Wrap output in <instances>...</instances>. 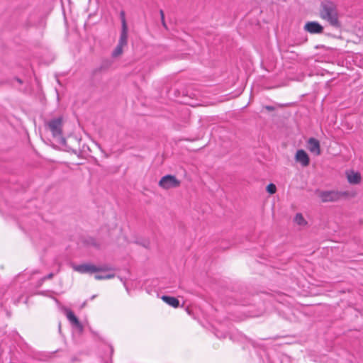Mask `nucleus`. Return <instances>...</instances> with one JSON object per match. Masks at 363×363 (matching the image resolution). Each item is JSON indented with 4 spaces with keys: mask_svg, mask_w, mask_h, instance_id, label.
<instances>
[{
    "mask_svg": "<svg viewBox=\"0 0 363 363\" xmlns=\"http://www.w3.org/2000/svg\"><path fill=\"white\" fill-rule=\"evenodd\" d=\"M320 18L328 22L331 26L339 28L341 26L337 5L331 1L321 2L319 9Z\"/></svg>",
    "mask_w": 363,
    "mask_h": 363,
    "instance_id": "obj_1",
    "label": "nucleus"
},
{
    "mask_svg": "<svg viewBox=\"0 0 363 363\" xmlns=\"http://www.w3.org/2000/svg\"><path fill=\"white\" fill-rule=\"evenodd\" d=\"M48 126L50 130L52 132L53 137L56 139L57 142L64 147L67 148V150L76 152L72 147L67 146V140L62 135V118H57L50 121L48 123Z\"/></svg>",
    "mask_w": 363,
    "mask_h": 363,
    "instance_id": "obj_2",
    "label": "nucleus"
},
{
    "mask_svg": "<svg viewBox=\"0 0 363 363\" xmlns=\"http://www.w3.org/2000/svg\"><path fill=\"white\" fill-rule=\"evenodd\" d=\"M318 195L321 201L325 203L338 201L343 198L349 196L350 193L348 191H318Z\"/></svg>",
    "mask_w": 363,
    "mask_h": 363,
    "instance_id": "obj_3",
    "label": "nucleus"
},
{
    "mask_svg": "<svg viewBox=\"0 0 363 363\" xmlns=\"http://www.w3.org/2000/svg\"><path fill=\"white\" fill-rule=\"evenodd\" d=\"M72 269L82 274L95 273L98 272H110L112 268L107 266L96 267L91 264H83L79 265L72 264Z\"/></svg>",
    "mask_w": 363,
    "mask_h": 363,
    "instance_id": "obj_4",
    "label": "nucleus"
},
{
    "mask_svg": "<svg viewBox=\"0 0 363 363\" xmlns=\"http://www.w3.org/2000/svg\"><path fill=\"white\" fill-rule=\"evenodd\" d=\"M180 184V181L175 176L168 174L162 177L158 184L164 189H169L179 186Z\"/></svg>",
    "mask_w": 363,
    "mask_h": 363,
    "instance_id": "obj_5",
    "label": "nucleus"
},
{
    "mask_svg": "<svg viewBox=\"0 0 363 363\" xmlns=\"http://www.w3.org/2000/svg\"><path fill=\"white\" fill-rule=\"evenodd\" d=\"M122 29L121 36L118 41V45L125 46L128 42V26L125 18V13L121 12Z\"/></svg>",
    "mask_w": 363,
    "mask_h": 363,
    "instance_id": "obj_6",
    "label": "nucleus"
},
{
    "mask_svg": "<svg viewBox=\"0 0 363 363\" xmlns=\"http://www.w3.org/2000/svg\"><path fill=\"white\" fill-rule=\"evenodd\" d=\"M307 148L308 150L315 155H320L321 153L320 146L319 141L314 138H311L307 141Z\"/></svg>",
    "mask_w": 363,
    "mask_h": 363,
    "instance_id": "obj_7",
    "label": "nucleus"
},
{
    "mask_svg": "<svg viewBox=\"0 0 363 363\" xmlns=\"http://www.w3.org/2000/svg\"><path fill=\"white\" fill-rule=\"evenodd\" d=\"M295 160L300 163L303 167H307L310 163L309 157L303 150H297L295 155Z\"/></svg>",
    "mask_w": 363,
    "mask_h": 363,
    "instance_id": "obj_8",
    "label": "nucleus"
},
{
    "mask_svg": "<svg viewBox=\"0 0 363 363\" xmlns=\"http://www.w3.org/2000/svg\"><path fill=\"white\" fill-rule=\"evenodd\" d=\"M304 29L310 33H321L323 31V27L315 21H311L306 23Z\"/></svg>",
    "mask_w": 363,
    "mask_h": 363,
    "instance_id": "obj_9",
    "label": "nucleus"
},
{
    "mask_svg": "<svg viewBox=\"0 0 363 363\" xmlns=\"http://www.w3.org/2000/svg\"><path fill=\"white\" fill-rule=\"evenodd\" d=\"M66 315L69 321L71 323L72 325L76 327L80 331L83 330V326L77 318V316L74 314V313L70 310H67Z\"/></svg>",
    "mask_w": 363,
    "mask_h": 363,
    "instance_id": "obj_10",
    "label": "nucleus"
},
{
    "mask_svg": "<svg viewBox=\"0 0 363 363\" xmlns=\"http://www.w3.org/2000/svg\"><path fill=\"white\" fill-rule=\"evenodd\" d=\"M348 182L352 184H357L361 182V175L358 172H350L347 173Z\"/></svg>",
    "mask_w": 363,
    "mask_h": 363,
    "instance_id": "obj_11",
    "label": "nucleus"
},
{
    "mask_svg": "<svg viewBox=\"0 0 363 363\" xmlns=\"http://www.w3.org/2000/svg\"><path fill=\"white\" fill-rule=\"evenodd\" d=\"M162 299L168 305L177 308L179 306V301L177 298L173 296H162Z\"/></svg>",
    "mask_w": 363,
    "mask_h": 363,
    "instance_id": "obj_12",
    "label": "nucleus"
},
{
    "mask_svg": "<svg viewBox=\"0 0 363 363\" xmlns=\"http://www.w3.org/2000/svg\"><path fill=\"white\" fill-rule=\"evenodd\" d=\"M294 221L298 225L304 226V225H307V221L305 220L303 215L300 213L296 214L295 218H294Z\"/></svg>",
    "mask_w": 363,
    "mask_h": 363,
    "instance_id": "obj_13",
    "label": "nucleus"
},
{
    "mask_svg": "<svg viewBox=\"0 0 363 363\" xmlns=\"http://www.w3.org/2000/svg\"><path fill=\"white\" fill-rule=\"evenodd\" d=\"M123 48L124 46L118 44L112 52V57H117L121 55L123 52Z\"/></svg>",
    "mask_w": 363,
    "mask_h": 363,
    "instance_id": "obj_14",
    "label": "nucleus"
},
{
    "mask_svg": "<svg viewBox=\"0 0 363 363\" xmlns=\"http://www.w3.org/2000/svg\"><path fill=\"white\" fill-rule=\"evenodd\" d=\"M94 277L97 280L110 279L115 277V274L114 273H108L106 275L96 274V275H95Z\"/></svg>",
    "mask_w": 363,
    "mask_h": 363,
    "instance_id": "obj_15",
    "label": "nucleus"
},
{
    "mask_svg": "<svg viewBox=\"0 0 363 363\" xmlns=\"http://www.w3.org/2000/svg\"><path fill=\"white\" fill-rule=\"evenodd\" d=\"M267 191L270 194H274L277 191V187L274 184H269L267 186Z\"/></svg>",
    "mask_w": 363,
    "mask_h": 363,
    "instance_id": "obj_16",
    "label": "nucleus"
},
{
    "mask_svg": "<svg viewBox=\"0 0 363 363\" xmlns=\"http://www.w3.org/2000/svg\"><path fill=\"white\" fill-rule=\"evenodd\" d=\"M160 14L161 21H162V26H163L165 28H167V25H166V23H165V21H164V11H163L162 10H160Z\"/></svg>",
    "mask_w": 363,
    "mask_h": 363,
    "instance_id": "obj_17",
    "label": "nucleus"
},
{
    "mask_svg": "<svg viewBox=\"0 0 363 363\" xmlns=\"http://www.w3.org/2000/svg\"><path fill=\"white\" fill-rule=\"evenodd\" d=\"M264 108L269 111H272L275 109V108L272 106H265Z\"/></svg>",
    "mask_w": 363,
    "mask_h": 363,
    "instance_id": "obj_18",
    "label": "nucleus"
},
{
    "mask_svg": "<svg viewBox=\"0 0 363 363\" xmlns=\"http://www.w3.org/2000/svg\"><path fill=\"white\" fill-rule=\"evenodd\" d=\"M52 277H53V274L52 273L48 275V279H51Z\"/></svg>",
    "mask_w": 363,
    "mask_h": 363,
    "instance_id": "obj_19",
    "label": "nucleus"
},
{
    "mask_svg": "<svg viewBox=\"0 0 363 363\" xmlns=\"http://www.w3.org/2000/svg\"><path fill=\"white\" fill-rule=\"evenodd\" d=\"M92 245H94V246H96V247H99V244H96V243H95V242H93V243H92Z\"/></svg>",
    "mask_w": 363,
    "mask_h": 363,
    "instance_id": "obj_20",
    "label": "nucleus"
},
{
    "mask_svg": "<svg viewBox=\"0 0 363 363\" xmlns=\"http://www.w3.org/2000/svg\"><path fill=\"white\" fill-rule=\"evenodd\" d=\"M17 80H18V82L19 83H21V84L22 83V81H21L20 79H18Z\"/></svg>",
    "mask_w": 363,
    "mask_h": 363,
    "instance_id": "obj_21",
    "label": "nucleus"
}]
</instances>
